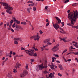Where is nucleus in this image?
<instances>
[{"instance_id": "nucleus-1", "label": "nucleus", "mask_w": 78, "mask_h": 78, "mask_svg": "<svg viewBox=\"0 0 78 78\" xmlns=\"http://www.w3.org/2000/svg\"><path fill=\"white\" fill-rule=\"evenodd\" d=\"M68 19L70 20V23L67 24L69 26L74 25L75 23H76V20L78 19V12L77 10L73 11V12L69 13L68 15Z\"/></svg>"}, {"instance_id": "nucleus-2", "label": "nucleus", "mask_w": 78, "mask_h": 78, "mask_svg": "<svg viewBox=\"0 0 78 78\" xmlns=\"http://www.w3.org/2000/svg\"><path fill=\"white\" fill-rule=\"evenodd\" d=\"M0 4H1V5H2V6H5V7H4V8L5 9H7L6 10V11L7 13H9V14H12V10H13V8L11 6L9 5L8 4L6 3L5 2H0Z\"/></svg>"}, {"instance_id": "nucleus-3", "label": "nucleus", "mask_w": 78, "mask_h": 78, "mask_svg": "<svg viewBox=\"0 0 78 78\" xmlns=\"http://www.w3.org/2000/svg\"><path fill=\"white\" fill-rule=\"evenodd\" d=\"M24 51L30 56L35 57L37 56V53L36 52L34 53V52H33V51H34V50L29 49L28 50H25Z\"/></svg>"}, {"instance_id": "nucleus-4", "label": "nucleus", "mask_w": 78, "mask_h": 78, "mask_svg": "<svg viewBox=\"0 0 78 78\" xmlns=\"http://www.w3.org/2000/svg\"><path fill=\"white\" fill-rule=\"evenodd\" d=\"M59 48H57V46H54L53 48H52L51 50H52V51L54 52H55V51H57V50H59Z\"/></svg>"}, {"instance_id": "nucleus-5", "label": "nucleus", "mask_w": 78, "mask_h": 78, "mask_svg": "<svg viewBox=\"0 0 78 78\" xmlns=\"http://www.w3.org/2000/svg\"><path fill=\"white\" fill-rule=\"evenodd\" d=\"M27 73H28L27 71L24 70L23 71V73L21 74L20 76L21 77H24V76H25V75H26Z\"/></svg>"}, {"instance_id": "nucleus-6", "label": "nucleus", "mask_w": 78, "mask_h": 78, "mask_svg": "<svg viewBox=\"0 0 78 78\" xmlns=\"http://www.w3.org/2000/svg\"><path fill=\"white\" fill-rule=\"evenodd\" d=\"M39 38H40V37L39 36V34L37 33V35H35V38L34 39V41H39Z\"/></svg>"}, {"instance_id": "nucleus-7", "label": "nucleus", "mask_w": 78, "mask_h": 78, "mask_svg": "<svg viewBox=\"0 0 78 78\" xmlns=\"http://www.w3.org/2000/svg\"><path fill=\"white\" fill-rule=\"evenodd\" d=\"M53 26L56 30H58V28H59V26L57 23L55 24H53Z\"/></svg>"}, {"instance_id": "nucleus-8", "label": "nucleus", "mask_w": 78, "mask_h": 78, "mask_svg": "<svg viewBox=\"0 0 78 78\" xmlns=\"http://www.w3.org/2000/svg\"><path fill=\"white\" fill-rule=\"evenodd\" d=\"M20 66H21V64L17 62L16 64V66H15V68H16V69H17V68H19Z\"/></svg>"}, {"instance_id": "nucleus-9", "label": "nucleus", "mask_w": 78, "mask_h": 78, "mask_svg": "<svg viewBox=\"0 0 78 78\" xmlns=\"http://www.w3.org/2000/svg\"><path fill=\"white\" fill-rule=\"evenodd\" d=\"M43 66V63L41 65H39V70H42L44 68V67Z\"/></svg>"}, {"instance_id": "nucleus-10", "label": "nucleus", "mask_w": 78, "mask_h": 78, "mask_svg": "<svg viewBox=\"0 0 78 78\" xmlns=\"http://www.w3.org/2000/svg\"><path fill=\"white\" fill-rule=\"evenodd\" d=\"M55 75V73H50L49 74V78L50 77V78H52Z\"/></svg>"}, {"instance_id": "nucleus-11", "label": "nucleus", "mask_w": 78, "mask_h": 78, "mask_svg": "<svg viewBox=\"0 0 78 78\" xmlns=\"http://www.w3.org/2000/svg\"><path fill=\"white\" fill-rule=\"evenodd\" d=\"M58 67L60 68V70H64V68H63L62 67V65L60 64H59Z\"/></svg>"}, {"instance_id": "nucleus-12", "label": "nucleus", "mask_w": 78, "mask_h": 78, "mask_svg": "<svg viewBox=\"0 0 78 78\" xmlns=\"http://www.w3.org/2000/svg\"><path fill=\"white\" fill-rule=\"evenodd\" d=\"M55 18L57 19V20L58 21V23H61V20L60 19H59V18L58 17H55Z\"/></svg>"}, {"instance_id": "nucleus-13", "label": "nucleus", "mask_w": 78, "mask_h": 78, "mask_svg": "<svg viewBox=\"0 0 78 78\" xmlns=\"http://www.w3.org/2000/svg\"><path fill=\"white\" fill-rule=\"evenodd\" d=\"M51 70H55V66L53 65V63H52L51 66Z\"/></svg>"}, {"instance_id": "nucleus-14", "label": "nucleus", "mask_w": 78, "mask_h": 78, "mask_svg": "<svg viewBox=\"0 0 78 78\" xmlns=\"http://www.w3.org/2000/svg\"><path fill=\"white\" fill-rule=\"evenodd\" d=\"M14 41H21V39L19 38H14Z\"/></svg>"}, {"instance_id": "nucleus-15", "label": "nucleus", "mask_w": 78, "mask_h": 78, "mask_svg": "<svg viewBox=\"0 0 78 78\" xmlns=\"http://www.w3.org/2000/svg\"><path fill=\"white\" fill-rule=\"evenodd\" d=\"M49 41H50L49 39L45 40L44 41V43H45V44H46V43H47V42H49Z\"/></svg>"}, {"instance_id": "nucleus-16", "label": "nucleus", "mask_w": 78, "mask_h": 78, "mask_svg": "<svg viewBox=\"0 0 78 78\" xmlns=\"http://www.w3.org/2000/svg\"><path fill=\"white\" fill-rule=\"evenodd\" d=\"M55 59H56V58L52 57V62H55V60H54Z\"/></svg>"}, {"instance_id": "nucleus-17", "label": "nucleus", "mask_w": 78, "mask_h": 78, "mask_svg": "<svg viewBox=\"0 0 78 78\" xmlns=\"http://www.w3.org/2000/svg\"><path fill=\"white\" fill-rule=\"evenodd\" d=\"M73 45L74 46V47H76V48H78V44H76V43H74L73 44Z\"/></svg>"}, {"instance_id": "nucleus-18", "label": "nucleus", "mask_w": 78, "mask_h": 78, "mask_svg": "<svg viewBox=\"0 0 78 78\" xmlns=\"http://www.w3.org/2000/svg\"><path fill=\"white\" fill-rule=\"evenodd\" d=\"M22 25H27V22H21Z\"/></svg>"}, {"instance_id": "nucleus-19", "label": "nucleus", "mask_w": 78, "mask_h": 78, "mask_svg": "<svg viewBox=\"0 0 78 78\" xmlns=\"http://www.w3.org/2000/svg\"><path fill=\"white\" fill-rule=\"evenodd\" d=\"M77 4H78V3H73V4L72 6H76V5H77Z\"/></svg>"}, {"instance_id": "nucleus-20", "label": "nucleus", "mask_w": 78, "mask_h": 78, "mask_svg": "<svg viewBox=\"0 0 78 78\" xmlns=\"http://www.w3.org/2000/svg\"><path fill=\"white\" fill-rule=\"evenodd\" d=\"M12 20H14L15 22L17 21V20L16 19V18L14 17H12Z\"/></svg>"}, {"instance_id": "nucleus-21", "label": "nucleus", "mask_w": 78, "mask_h": 78, "mask_svg": "<svg viewBox=\"0 0 78 78\" xmlns=\"http://www.w3.org/2000/svg\"><path fill=\"white\" fill-rule=\"evenodd\" d=\"M14 44H16V45H17L19 43H18V42L17 41H14Z\"/></svg>"}, {"instance_id": "nucleus-22", "label": "nucleus", "mask_w": 78, "mask_h": 78, "mask_svg": "<svg viewBox=\"0 0 78 78\" xmlns=\"http://www.w3.org/2000/svg\"><path fill=\"white\" fill-rule=\"evenodd\" d=\"M36 37V36H33L31 37H30V39H35V37Z\"/></svg>"}, {"instance_id": "nucleus-23", "label": "nucleus", "mask_w": 78, "mask_h": 78, "mask_svg": "<svg viewBox=\"0 0 78 78\" xmlns=\"http://www.w3.org/2000/svg\"><path fill=\"white\" fill-rule=\"evenodd\" d=\"M28 64H27L26 66V69H27V70H28Z\"/></svg>"}, {"instance_id": "nucleus-24", "label": "nucleus", "mask_w": 78, "mask_h": 78, "mask_svg": "<svg viewBox=\"0 0 78 78\" xmlns=\"http://www.w3.org/2000/svg\"><path fill=\"white\" fill-rule=\"evenodd\" d=\"M16 29H15V30H19V27H18V26H16Z\"/></svg>"}, {"instance_id": "nucleus-25", "label": "nucleus", "mask_w": 78, "mask_h": 78, "mask_svg": "<svg viewBox=\"0 0 78 78\" xmlns=\"http://www.w3.org/2000/svg\"><path fill=\"white\" fill-rule=\"evenodd\" d=\"M72 53H74V54L76 55H78V52L75 53V52H73Z\"/></svg>"}, {"instance_id": "nucleus-26", "label": "nucleus", "mask_w": 78, "mask_h": 78, "mask_svg": "<svg viewBox=\"0 0 78 78\" xmlns=\"http://www.w3.org/2000/svg\"><path fill=\"white\" fill-rule=\"evenodd\" d=\"M28 3H33V2L32 1H29L27 2Z\"/></svg>"}, {"instance_id": "nucleus-27", "label": "nucleus", "mask_w": 78, "mask_h": 78, "mask_svg": "<svg viewBox=\"0 0 78 78\" xmlns=\"http://www.w3.org/2000/svg\"><path fill=\"white\" fill-rule=\"evenodd\" d=\"M34 4H29L28 6H34Z\"/></svg>"}, {"instance_id": "nucleus-28", "label": "nucleus", "mask_w": 78, "mask_h": 78, "mask_svg": "<svg viewBox=\"0 0 78 78\" xmlns=\"http://www.w3.org/2000/svg\"><path fill=\"white\" fill-rule=\"evenodd\" d=\"M43 73H44V74H46V73H47L48 72L46 70H45L44 71H43Z\"/></svg>"}, {"instance_id": "nucleus-29", "label": "nucleus", "mask_w": 78, "mask_h": 78, "mask_svg": "<svg viewBox=\"0 0 78 78\" xmlns=\"http://www.w3.org/2000/svg\"><path fill=\"white\" fill-rule=\"evenodd\" d=\"M12 27L13 28H14L15 27V23H14L12 24Z\"/></svg>"}, {"instance_id": "nucleus-30", "label": "nucleus", "mask_w": 78, "mask_h": 78, "mask_svg": "<svg viewBox=\"0 0 78 78\" xmlns=\"http://www.w3.org/2000/svg\"><path fill=\"white\" fill-rule=\"evenodd\" d=\"M17 23V24H20V21H18V20H17L16 21Z\"/></svg>"}, {"instance_id": "nucleus-31", "label": "nucleus", "mask_w": 78, "mask_h": 78, "mask_svg": "<svg viewBox=\"0 0 78 78\" xmlns=\"http://www.w3.org/2000/svg\"><path fill=\"white\" fill-rule=\"evenodd\" d=\"M21 50H25V48H23V47L21 48Z\"/></svg>"}, {"instance_id": "nucleus-32", "label": "nucleus", "mask_w": 78, "mask_h": 78, "mask_svg": "<svg viewBox=\"0 0 78 78\" xmlns=\"http://www.w3.org/2000/svg\"><path fill=\"white\" fill-rule=\"evenodd\" d=\"M70 48L72 50H75V48H73V47L72 46H71Z\"/></svg>"}, {"instance_id": "nucleus-33", "label": "nucleus", "mask_w": 78, "mask_h": 78, "mask_svg": "<svg viewBox=\"0 0 78 78\" xmlns=\"http://www.w3.org/2000/svg\"><path fill=\"white\" fill-rule=\"evenodd\" d=\"M33 10L34 11H35L36 10V8L35 7H34L33 8Z\"/></svg>"}, {"instance_id": "nucleus-34", "label": "nucleus", "mask_w": 78, "mask_h": 78, "mask_svg": "<svg viewBox=\"0 0 78 78\" xmlns=\"http://www.w3.org/2000/svg\"><path fill=\"white\" fill-rule=\"evenodd\" d=\"M41 51H44V48L43 47H41Z\"/></svg>"}, {"instance_id": "nucleus-35", "label": "nucleus", "mask_w": 78, "mask_h": 78, "mask_svg": "<svg viewBox=\"0 0 78 78\" xmlns=\"http://www.w3.org/2000/svg\"><path fill=\"white\" fill-rule=\"evenodd\" d=\"M62 41H64V42H67V41L66 40V39H65L64 38H63Z\"/></svg>"}, {"instance_id": "nucleus-36", "label": "nucleus", "mask_w": 78, "mask_h": 78, "mask_svg": "<svg viewBox=\"0 0 78 78\" xmlns=\"http://www.w3.org/2000/svg\"><path fill=\"white\" fill-rule=\"evenodd\" d=\"M27 11L29 13H30V10L29 9V8H27Z\"/></svg>"}, {"instance_id": "nucleus-37", "label": "nucleus", "mask_w": 78, "mask_h": 78, "mask_svg": "<svg viewBox=\"0 0 78 78\" xmlns=\"http://www.w3.org/2000/svg\"><path fill=\"white\" fill-rule=\"evenodd\" d=\"M58 75L59 76H60V77H61V76H62V75L61 74L59 73H58Z\"/></svg>"}, {"instance_id": "nucleus-38", "label": "nucleus", "mask_w": 78, "mask_h": 78, "mask_svg": "<svg viewBox=\"0 0 78 78\" xmlns=\"http://www.w3.org/2000/svg\"><path fill=\"white\" fill-rule=\"evenodd\" d=\"M39 32H40V34H42L43 33V32H42V30H40Z\"/></svg>"}, {"instance_id": "nucleus-39", "label": "nucleus", "mask_w": 78, "mask_h": 78, "mask_svg": "<svg viewBox=\"0 0 78 78\" xmlns=\"http://www.w3.org/2000/svg\"><path fill=\"white\" fill-rule=\"evenodd\" d=\"M6 25L7 26H9V22H7L6 23Z\"/></svg>"}, {"instance_id": "nucleus-40", "label": "nucleus", "mask_w": 78, "mask_h": 78, "mask_svg": "<svg viewBox=\"0 0 78 78\" xmlns=\"http://www.w3.org/2000/svg\"><path fill=\"white\" fill-rule=\"evenodd\" d=\"M48 6H46L45 7V9H46V10H47V9L48 8Z\"/></svg>"}, {"instance_id": "nucleus-41", "label": "nucleus", "mask_w": 78, "mask_h": 78, "mask_svg": "<svg viewBox=\"0 0 78 78\" xmlns=\"http://www.w3.org/2000/svg\"><path fill=\"white\" fill-rule=\"evenodd\" d=\"M10 30L11 31H12V33H14V30H13V29H12V28H11L10 29Z\"/></svg>"}, {"instance_id": "nucleus-42", "label": "nucleus", "mask_w": 78, "mask_h": 78, "mask_svg": "<svg viewBox=\"0 0 78 78\" xmlns=\"http://www.w3.org/2000/svg\"><path fill=\"white\" fill-rule=\"evenodd\" d=\"M49 24H50V23L48 22L46 24V26H48V25H49Z\"/></svg>"}, {"instance_id": "nucleus-43", "label": "nucleus", "mask_w": 78, "mask_h": 78, "mask_svg": "<svg viewBox=\"0 0 78 78\" xmlns=\"http://www.w3.org/2000/svg\"><path fill=\"white\" fill-rule=\"evenodd\" d=\"M13 22H14V21H13V20H12L10 21V23L11 24H12V23H13Z\"/></svg>"}, {"instance_id": "nucleus-44", "label": "nucleus", "mask_w": 78, "mask_h": 78, "mask_svg": "<svg viewBox=\"0 0 78 78\" xmlns=\"http://www.w3.org/2000/svg\"><path fill=\"white\" fill-rule=\"evenodd\" d=\"M19 29H21V30H23V28L21 26L19 27Z\"/></svg>"}, {"instance_id": "nucleus-45", "label": "nucleus", "mask_w": 78, "mask_h": 78, "mask_svg": "<svg viewBox=\"0 0 78 78\" xmlns=\"http://www.w3.org/2000/svg\"><path fill=\"white\" fill-rule=\"evenodd\" d=\"M69 2V0H66V1H65V3H68V2Z\"/></svg>"}, {"instance_id": "nucleus-46", "label": "nucleus", "mask_w": 78, "mask_h": 78, "mask_svg": "<svg viewBox=\"0 0 78 78\" xmlns=\"http://www.w3.org/2000/svg\"><path fill=\"white\" fill-rule=\"evenodd\" d=\"M13 70V72H14V73H16V72H17V71H16L15 69H14Z\"/></svg>"}, {"instance_id": "nucleus-47", "label": "nucleus", "mask_w": 78, "mask_h": 78, "mask_svg": "<svg viewBox=\"0 0 78 78\" xmlns=\"http://www.w3.org/2000/svg\"><path fill=\"white\" fill-rule=\"evenodd\" d=\"M12 55H16V52H12Z\"/></svg>"}, {"instance_id": "nucleus-48", "label": "nucleus", "mask_w": 78, "mask_h": 78, "mask_svg": "<svg viewBox=\"0 0 78 78\" xmlns=\"http://www.w3.org/2000/svg\"><path fill=\"white\" fill-rule=\"evenodd\" d=\"M59 39H60V41H62V40H63V39H62V38L61 37H59Z\"/></svg>"}, {"instance_id": "nucleus-49", "label": "nucleus", "mask_w": 78, "mask_h": 78, "mask_svg": "<svg viewBox=\"0 0 78 78\" xmlns=\"http://www.w3.org/2000/svg\"><path fill=\"white\" fill-rule=\"evenodd\" d=\"M4 28L5 29H6V24H4Z\"/></svg>"}, {"instance_id": "nucleus-50", "label": "nucleus", "mask_w": 78, "mask_h": 78, "mask_svg": "<svg viewBox=\"0 0 78 78\" xmlns=\"http://www.w3.org/2000/svg\"><path fill=\"white\" fill-rule=\"evenodd\" d=\"M31 62H34V59H31Z\"/></svg>"}, {"instance_id": "nucleus-51", "label": "nucleus", "mask_w": 78, "mask_h": 78, "mask_svg": "<svg viewBox=\"0 0 78 78\" xmlns=\"http://www.w3.org/2000/svg\"><path fill=\"white\" fill-rule=\"evenodd\" d=\"M49 21L48 20V19H46V22L48 23Z\"/></svg>"}, {"instance_id": "nucleus-52", "label": "nucleus", "mask_w": 78, "mask_h": 78, "mask_svg": "<svg viewBox=\"0 0 78 78\" xmlns=\"http://www.w3.org/2000/svg\"><path fill=\"white\" fill-rule=\"evenodd\" d=\"M71 60H72L71 59H68L67 60V61H68V62H70V61H71Z\"/></svg>"}, {"instance_id": "nucleus-53", "label": "nucleus", "mask_w": 78, "mask_h": 78, "mask_svg": "<svg viewBox=\"0 0 78 78\" xmlns=\"http://www.w3.org/2000/svg\"><path fill=\"white\" fill-rule=\"evenodd\" d=\"M36 1H41V2H44V0H36Z\"/></svg>"}, {"instance_id": "nucleus-54", "label": "nucleus", "mask_w": 78, "mask_h": 78, "mask_svg": "<svg viewBox=\"0 0 78 78\" xmlns=\"http://www.w3.org/2000/svg\"><path fill=\"white\" fill-rule=\"evenodd\" d=\"M55 57H56V58H58V57H59V56L58 55H55Z\"/></svg>"}, {"instance_id": "nucleus-55", "label": "nucleus", "mask_w": 78, "mask_h": 78, "mask_svg": "<svg viewBox=\"0 0 78 78\" xmlns=\"http://www.w3.org/2000/svg\"><path fill=\"white\" fill-rule=\"evenodd\" d=\"M75 60H76V61H77V62H78V58H75Z\"/></svg>"}, {"instance_id": "nucleus-56", "label": "nucleus", "mask_w": 78, "mask_h": 78, "mask_svg": "<svg viewBox=\"0 0 78 78\" xmlns=\"http://www.w3.org/2000/svg\"><path fill=\"white\" fill-rule=\"evenodd\" d=\"M11 27L9 26V27L8 28V30H11Z\"/></svg>"}, {"instance_id": "nucleus-57", "label": "nucleus", "mask_w": 78, "mask_h": 78, "mask_svg": "<svg viewBox=\"0 0 78 78\" xmlns=\"http://www.w3.org/2000/svg\"><path fill=\"white\" fill-rule=\"evenodd\" d=\"M22 56H23V55H20L19 56V57H22Z\"/></svg>"}, {"instance_id": "nucleus-58", "label": "nucleus", "mask_w": 78, "mask_h": 78, "mask_svg": "<svg viewBox=\"0 0 78 78\" xmlns=\"http://www.w3.org/2000/svg\"><path fill=\"white\" fill-rule=\"evenodd\" d=\"M59 29H60V30H61L62 31H64V30H63V29H62V28H61L60 27L59 28Z\"/></svg>"}, {"instance_id": "nucleus-59", "label": "nucleus", "mask_w": 78, "mask_h": 78, "mask_svg": "<svg viewBox=\"0 0 78 78\" xmlns=\"http://www.w3.org/2000/svg\"><path fill=\"white\" fill-rule=\"evenodd\" d=\"M12 51H11L10 52V55H12Z\"/></svg>"}, {"instance_id": "nucleus-60", "label": "nucleus", "mask_w": 78, "mask_h": 78, "mask_svg": "<svg viewBox=\"0 0 78 78\" xmlns=\"http://www.w3.org/2000/svg\"><path fill=\"white\" fill-rule=\"evenodd\" d=\"M70 12V10H69L67 11V12L68 13H69V12Z\"/></svg>"}, {"instance_id": "nucleus-61", "label": "nucleus", "mask_w": 78, "mask_h": 78, "mask_svg": "<svg viewBox=\"0 0 78 78\" xmlns=\"http://www.w3.org/2000/svg\"><path fill=\"white\" fill-rule=\"evenodd\" d=\"M35 51H37L38 50V49H37V48H35Z\"/></svg>"}, {"instance_id": "nucleus-62", "label": "nucleus", "mask_w": 78, "mask_h": 78, "mask_svg": "<svg viewBox=\"0 0 78 78\" xmlns=\"http://www.w3.org/2000/svg\"><path fill=\"white\" fill-rule=\"evenodd\" d=\"M44 68H47V66H44Z\"/></svg>"}, {"instance_id": "nucleus-63", "label": "nucleus", "mask_w": 78, "mask_h": 78, "mask_svg": "<svg viewBox=\"0 0 78 78\" xmlns=\"http://www.w3.org/2000/svg\"><path fill=\"white\" fill-rule=\"evenodd\" d=\"M2 25H3V23H0V25H1V26H2Z\"/></svg>"}, {"instance_id": "nucleus-64", "label": "nucleus", "mask_w": 78, "mask_h": 78, "mask_svg": "<svg viewBox=\"0 0 78 78\" xmlns=\"http://www.w3.org/2000/svg\"><path fill=\"white\" fill-rule=\"evenodd\" d=\"M9 78H12V76L10 75V76H9Z\"/></svg>"}]
</instances>
